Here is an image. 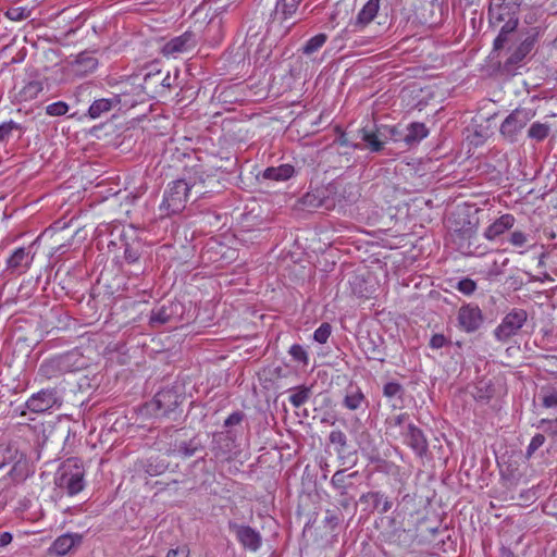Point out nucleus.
Segmentation results:
<instances>
[{
    "instance_id": "bb28decb",
    "label": "nucleus",
    "mask_w": 557,
    "mask_h": 557,
    "mask_svg": "<svg viewBox=\"0 0 557 557\" xmlns=\"http://www.w3.org/2000/svg\"><path fill=\"white\" fill-rule=\"evenodd\" d=\"M67 372H77L88 367L89 360L78 349L61 354Z\"/></svg>"
},
{
    "instance_id": "9b49d317",
    "label": "nucleus",
    "mask_w": 557,
    "mask_h": 557,
    "mask_svg": "<svg viewBox=\"0 0 557 557\" xmlns=\"http://www.w3.org/2000/svg\"><path fill=\"white\" fill-rule=\"evenodd\" d=\"M458 326L466 333L476 332L484 322V315L475 304L461 306L457 314Z\"/></svg>"
},
{
    "instance_id": "c03bdc74",
    "label": "nucleus",
    "mask_w": 557,
    "mask_h": 557,
    "mask_svg": "<svg viewBox=\"0 0 557 557\" xmlns=\"http://www.w3.org/2000/svg\"><path fill=\"white\" fill-rule=\"evenodd\" d=\"M508 242L513 246V247H518V248H523L528 245L529 243V235L525 234L524 232L522 231H513L510 236H509V239Z\"/></svg>"
},
{
    "instance_id": "a211bd4d",
    "label": "nucleus",
    "mask_w": 557,
    "mask_h": 557,
    "mask_svg": "<svg viewBox=\"0 0 557 557\" xmlns=\"http://www.w3.org/2000/svg\"><path fill=\"white\" fill-rule=\"evenodd\" d=\"M11 463L12 467L8 475L12 483H21L25 481L33 472L29 460L18 450L14 456V460H11Z\"/></svg>"
},
{
    "instance_id": "052dcab7",
    "label": "nucleus",
    "mask_w": 557,
    "mask_h": 557,
    "mask_svg": "<svg viewBox=\"0 0 557 557\" xmlns=\"http://www.w3.org/2000/svg\"><path fill=\"white\" fill-rule=\"evenodd\" d=\"M502 274V270L497 267V263L494 262L493 267L491 269H488V271L486 272V277L487 278H494V277H497Z\"/></svg>"
},
{
    "instance_id": "1a4fd4ad",
    "label": "nucleus",
    "mask_w": 557,
    "mask_h": 557,
    "mask_svg": "<svg viewBox=\"0 0 557 557\" xmlns=\"http://www.w3.org/2000/svg\"><path fill=\"white\" fill-rule=\"evenodd\" d=\"M228 530L235 535L239 544L249 552L256 553L262 546V535L250 525L230 521Z\"/></svg>"
},
{
    "instance_id": "69168bd1",
    "label": "nucleus",
    "mask_w": 557,
    "mask_h": 557,
    "mask_svg": "<svg viewBox=\"0 0 557 557\" xmlns=\"http://www.w3.org/2000/svg\"><path fill=\"white\" fill-rule=\"evenodd\" d=\"M548 253L547 252H542L539 257V263H537V267L539 268H545V259L547 258Z\"/></svg>"
},
{
    "instance_id": "4c0bfd02",
    "label": "nucleus",
    "mask_w": 557,
    "mask_h": 557,
    "mask_svg": "<svg viewBox=\"0 0 557 557\" xmlns=\"http://www.w3.org/2000/svg\"><path fill=\"white\" fill-rule=\"evenodd\" d=\"M200 448V443L196 438H191L188 442H181L176 446V453L183 458H189L194 456Z\"/></svg>"
},
{
    "instance_id": "4d7b16f0",
    "label": "nucleus",
    "mask_w": 557,
    "mask_h": 557,
    "mask_svg": "<svg viewBox=\"0 0 557 557\" xmlns=\"http://www.w3.org/2000/svg\"><path fill=\"white\" fill-rule=\"evenodd\" d=\"M324 521L333 529L338 525L341 518L335 511L326 510Z\"/></svg>"
},
{
    "instance_id": "7c9ffc66",
    "label": "nucleus",
    "mask_w": 557,
    "mask_h": 557,
    "mask_svg": "<svg viewBox=\"0 0 557 557\" xmlns=\"http://www.w3.org/2000/svg\"><path fill=\"white\" fill-rule=\"evenodd\" d=\"M161 71L148 72L144 76L141 89L147 95H161Z\"/></svg>"
},
{
    "instance_id": "423d86ee",
    "label": "nucleus",
    "mask_w": 557,
    "mask_h": 557,
    "mask_svg": "<svg viewBox=\"0 0 557 557\" xmlns=\"http://www.w3.org/2000/svg\"><path fill=\"white\" fill-rule=\"evenodd\" d=\"M62 404V393L57 387H47L32 394L26 400L25 407L34 413H50L60 409Z\"/></svg>"
},
{
    "instance_id": "39448f33",
    "label": "nucleus",
    "mask_w": 557,
    "mask_h": 557,
    "mask_svg": "<svg viewBox=\"0 0 557 557\" xmlns=\"http://www.w3.org/2000/svg\"><path fill=\"white\" fill-rule=\"evenodd\" d=\"M535 113L531 109L517 108L506 116L499 127L500 136L510 144L518 141L522 129L534 117Z\"/></svg>"
},
{
    "instance_id": "412c9836",
    "label": "nucleus",
    "mask_w": 557,
    "mask_h": 557,
    "mask_svg": "<svg viewBox=\"0 0 557 557\" xmlns=\"http://www.w3.org/2000/svg\"><path fill=\"white\" fill-rule=\"evenodd\" d=\"M65 373L69 372L64 367L61 355H57L44 360L38 369V374L46 380L57 379L64 375Z\"/></svg>"
},
{
    "instance_id": "2f4dec72",
    "label": "nucleus",
    "mask_w": 557,
    "mask_h": 557,
    "mask_svg": "<svg viewBox=\"0 0 557 557\" xmlns=\"http://www.w3.org/2000/svg\"><path fill=\"white\" fill-rule=\"evenodd\" d=\"M295 173V169L290 164H282L280 166H271L264 170L263 177L272 181H287Z\"/></svg>"
},
{
    "instance_id": "473e14b6",
    "label": "nucleus",
    "mask_w": 557,
    "mask_h": 557,
    "mask_svg": "<svg viewBox=\"0 0 557 557\" xmlns=\"http://www.w3.org/2000/svg\"><path fill=\"white\" fill-rule=\"evenodd\" d=\"M539 398L545 408H557V387L547 385L540 389Z\"/></svg>"
},
{
    "instance_id": "79ce46f5",
    "label": "nucleus",
    "mask_w": 557,
    "mask_h": 557,
    "mask_svg": "<svg viewBox=\"0 0 557 557\" xmlns=\"http://www.w3.org/2000/svg\"><path fill=\"white\" fill-rule=\"evenodd\" d=\"M141 257V246L139 243L126 244L124 249L125 261L129 264H135Z\"/></svg>"
},
{
    "instance_id": "a19ab883",
    "label": "nucleus",
    "mask_w": 557,
    "mask_h": 557,
    "mask_svg": "<svg viewBox=\"0 0 557 557\" xmlns=\"http://www.w3.org/2000/svg\"><path fill=\"white\" fill-rule=\"evenodd\" d=\"M42 90V84L38 81H32L27 83L20 91L23 100H32L38 96Z\"/></svg>"
},
{
    "instance_id": "f704fd0d",
    "label": "nucleus",
    "mask_w": 557,
    "mask_h": 557,
    "mask_svg": "<svg viewBox=\"0 0 557 557\" xmlns=\"http://www.w3.org/2000/svg\"><path fill=\"white\" fill-rule=\"evenodd\" d=\"M550 132V126L546 123L534 122L528 129V137L536 140L543 141Z\"/></svg>"
},
{
    "instance_id": "a18cd8bd",
    "label": "nucleus",
    "mask_w": 557,
    "mask_h": 557,
    "mask_svg": "<svg viewBox=\"0 0 557 557\" xmlns=\"http://www.w3.org/2000/svg\"><path fill=\"white\" fill-rule=\"evenodd\" d=\"M332 327L329 323H322L313 333V338L320 344H325L331 335Z\"/></svg>"
},
{
    "instance_id": "c9c22d12",
    "label": "nucleus",
    "mask_w": 557,
    "mask_h": 557,
    "mask_svg": "<svg viewBox=\"0 0 557 557\" xmlns=\"http://www.w3.org/2000/svg\"><path fill=\"white\" fill-rule=\"evenodd\" d=\"M493 392L488 382L481 381L474 386L471 394L475 400L487 403L493 397Z\"/></svg>"
},
{
    "instance_id": "6ab92c4d",
    "label": "nucleus",
    "mask_w": 557,
    "mask_h": 557,
    "mask_svg": "<svg viewBox=\"0 0 557 557\" xmlns=\"http://www.w3.org/2000/svg\"><path fill=\"white\" fill-rule=\"evenodd\" d=\"M359 502L361 504H367L366 509H369L370 511L377 510L380 513H386L393 507L392 500L380 491L362 494Z\"/></svg>"
},
{
    "instance_id": "4be33fe9",
    "label": "nucleus",
    "mask_w": 557,
    "mask_h": 557,
    "mask_svg": "<svg viewBox=\"0 0 557 557\" xmlns=\"http://www.w3.org/2000/svg\"><path fill=\"white\" fill-rule=\"evenodd\" d=\"M33 259L34 255L29 248H17L7 260L8 269L22 273L30 267Z\"/></svg>"
},
{
    "instance_id": "13d9d810",
    "label": "nucleus",
    "mask_w": 557,
    "mask_h": 557,
    "mask_svg": "<svg viewBox=\"0 0 557 557\" xmlns=\"http://www.w3.org/2000/svg\"><path fill=\"white\" fill-rule=\"evenodd\" d=\"M166 557H189V549L186 546L172 548L168 552Z\"/></svg>"
},
{
    "instance_id": "7ed1b4c3",
    "label": "nucleus",
    "mask_w": 557,
    "mask_h": 557,
    "mask_svg": "<svg viewBox=\"0 0 557 557\" xmlns=\"http://www.w3.org/2000/svg\"><path fill=\"white\" fill-rule=\"evenodd\" d=\"M302 0H275L274 8L267 20V33L274 37L286 36L295 23L289 21L296 14Z\"/></svg>"
},
{
    "instance_id": "b1692460",
    "label": "nucleus",
    "mask_w": 557,
    "mask_h": 557,
    "mask_svg": "<svg viewBox=\"0 0 557 557\" xmlns=\"http://www.w3.org/2000/svg\"><path fill=\"white\" fill-rule=\"evenodd\" d=\"M360 345L368 359L384 361L383 341L380 336H362Z\"/></svg>"
},
{
    "instance_id": "e2e57ef3",
    "label": "nucleus",
    "mask_w": 557,
    "mask_h": 557,
    "mask_svg": "<svg viewBox=\"0 0 557 557\" xmlns=\"http://www.w3.org/2000/svg\"><path fill=\"white\" fill-rule=\"evenodd\" d=\"M408 418L407 413H400L396 417H394L392 420H391V424L395 425V426H400L405 420Z\"/></svg>"
},
{
    "instance_id": "f03ea898",
    "label": "nucleus",
    "mask_w": 557,
    "mask_h": 557,
    "mask_svg": "<svg viewBox=\"0 0 557 557\" xmlns=\"http://www.w3.org/2000/svg\"><path fill=\"white\" fill-rule=\"evenodd\" d=\"M213 183H216V181L210 175L206 177L199 175L194 178L189 177L188 180L181 178L173 181L168 185L164 191L160 209L164 210L169 215L180 213L185 209L193 189H196V194L203 195L213 191L212 189H208Z\"/></svg>"
},
{
    "instance_id": "0eeeda50",
    "label": "nucleus",
    "mask_w": 557,
    "mask_h": 557,
    "mask_svg": "<svg viewBox=\"0 0 557 557\" xmlns=\"http://www.w3.org/2000/svg\"><path fill=\"white\" fill-rule=\"evenodd\" d=\"M182 395L175 389L165 388L154 395L147 408L157 418H170L172 413H175V410L182 403Z\"/></svg>"
},
{
    "instance_id": "6e6552de",
    "label": "nucleus",
    "mask_w": 557,
    "mask_h": 557,
    "mask_svg": "<svg viewBox=\"0 0 557 557\" xmlns=\"http://www.w3.org/2000/svg\"><path fill=\"white\" fill-rule=\"evenodd\" d=\"M528 312L521 308H515L508 312L500 324L494 330V336L498 342L505 343L515 336L525 324Z\"/></svg>"
},
{
    "instance_id": "09e8293b",
    "label": "nucleus",
    "mask_w": 557,
    "mask_h": 557,
    "mask_svg": "<svg viewBox=\"0 0 557 557\" xmlns=\"http://www.w3.org/2000/svg\"><path fill=\"white\" fill-rule=\"evenodd\" d=\"M403 392V386L397 382H387L383 386V395L387 398H393L395 396L401 397Z\"/></svg>"
},
{
    "instance_id": "5fc2aeb1",
    "label": "nucleus",
    "mask_w": 557,
    "mask_h": 557,
    "mask_svg": "<svg viewBox=\"0 0 557 557\" xmlns=\"http://www.w3.org/2000/svg\"><path fill=\"white\" fill-rule=\"evenodd\" d=\"M244 419V413L242 411H235L231 413L224 421V426L230 428L233 425L239 424Z\"/></svg>"
},
{
    "instance_id": "58836bf2",
    "label": "nucleus",
    "mask_w": 557,
    "mask_h": 557,
    "mask_svg": "<svg viewBox=\"0 0 557 557\" xmlns=\"http://www.w3.org/2000/svg\"><path fill=\"white\" fill-rule=\"evenodd\" d=\"M331 444L336 446L338 457H342L345 448L347 447V436L342 430H333L329 435Z\"/></svg>"
},
{
    "instance_id": "680f3d73",
    "label": "nucleus",
    "mask_w": 557,
    "mask_h": 557,
    "mask_svg": "<svg viewBox=\"0 0 557 557\" xmlns=\"http://www.w3.org/2000/svg\"><path fill=\"white\" fill-rule=\"evenodd\" d=\"M12 542V534L9 532L0 533V547L7 546Z\"/></svg>"
},
{
    "instance_id": "72a5a7b5",
    "label": "nucleus",
    "mask_w": 557,
    "mask_h": 557,
    "mask_svg": "<svg viewBox=\"0 0 557 557\" xmlns=\"http://www.w3.org/2000/svg\"><path fill=\"white\" fill-rule=\"evenodd\" d=\"M311 396V388L307 386H298L289 395L288 400L295 407L299 408L305 405Z\"/></svg>"
},
{
    "instance_id": "393cba45",
    "label": "nucleus",
    "mask_w": 557,
    "mask_h": 557,
    "mask_svg": "<svg viewBox=\"0 0 557 557\" xmlns=\"http://www.w3.org/2000/svg\"><path fill=\"white\" fill-rule=\"evenodd\" d=\"M71 66L76 75L85 76L97 69L98 60L91 52L83 51L76 55Z\"/></svg>"
},
{
    "instance_id": "20e7f679",
    "label": "nucleus",
    "mask_w": 557,
    "mask_h": 557,
    "mask_svg": "<svg viewBox=\"0 0 557 557\" xmlns=\"http://www.w3.org/2000/svg\"><path fill=\"white\" fill-rule=\"evenodd\" d=\"M85 470L76 459H67L59 469L55 484L70 496L76 495L85 486Z\"/></svg>"
},
{
    "instance_id": "f3484780",
    "label": "nucleus",
    "mask_w": 557,
    "mask_h": 557,
    "mask_svg": "<svg viewBox=\"0 0 557 557\" xmlns=\"http://www.w3.org/2000/svg\"><path fill=\"white\" fill-rule=\"evenodd\" d=\"M196 45L195 35L190 32H186L181 36L172 38L168 41L163 48L162 53L164 55H175L191 50Z\"/></svg>"
},
{
    "instance_id": "8fccbe9b",
    "label": "nucleus",
    "mask_w": 557,
    "mask_h": 557,
    "mask_svg": "<svg viewBox=\"0 0 557 557\" xmlns=\"http://www.w3.org/2000/svg\"><path fill=\"white\" fill-rule=\"evenodd\" d=\"M20 125L13 121L4 122L0 125V144L7 141L14 129H18Z\"/></svg>"
},
{
    "instance_id": "6e6d98bb",
    "label": "nucleus",
    "mask_w": 557,
    "mask_h": 557,
    "mask_svg": "<svg viewBox=\"0 0 557 557\" xmlns=\"http://www.w3.org/2000/svg\"><path fill=\"white\" fill-rule=\"evenodd\" d=\"M447 343L446 337L443 334H434L430 339V346L433 349H440Z\"/></svg>"
},
{
    "instance_id": "bf43d9fd",
    "label": "nucleus",
    "mask_w": 557,
    "mask_h": 557,
    "mask_svg": "<svg viewBox=\"0 0 557 557\" xmlns=\"http://www.w3.org/2000/svg\"><path fill=\"white\" fill-rule=\"evenodd\" d=\"M161 81H163V83L161 85V94H163L165 90L171 88L173 79H172V77H171L169 72L164 74L161 71Z\"/></svg>"
},
{
    "instance_id": "c85d7f7f",
    "label": "nucleus",
    "mask_w": 557,
    "mask_h": 557,
    "mask_svg": "<svg viewBox=\"0 0 557 557\" xmlns=\"http://www.w3.org/2000/svg\"><path fill=\"white\" fill-rule=\"evenodd\" d=\"M81 540V535L77 534H63L52 543L50 550L58 556H64L75 544L79 543Z\"/></svg>"
},
{
    "instance_id": "2eb2a0df",
    "label": "nucleus",
    "mask_w": 557,
    "mask_h": 557,
    "mask_svg": "<svg viewBox=\"0 0 557 557\" xmlns=\"http://www.w3.org/2000/svg\"><path fill=\"white\" fill-rule=\"evenodd\" d=\"M404 442L419 456L423 457L429 448V444L422 430L412 423L407 425L404 432Z\"/></svg>"
},
{
    "instance_id": "3c124183",
    "label": "nucleus",
    "mask_w": 557,
    "mask_h": 557,
    "mask_svg": "<svg viewBox=\"0 0 557 557\" xmlns=\"http://www.w3.org/2000/svg\"><path fill=\"white\" fill-rule=\"evenodd\" d=\"M289 354L295 361L302 362L305 364L308 363V355L301 345L294 344L289 348Z\"/></svg>"
},
{
    "instance_id": "0e129e2a",
    "label": "nucleus",
    "mask_w": 557,
    "mask_h": 557,
    "mask_svg": "<svg viewBox=\"0 0 557 557\" xmlns=\"http://www.w3.org/2000/svg\"><path fill=\"white\" fill-rule=\"evenodd\" d=\"M352 497H349L348 494L346 496H341L338 504L341 507L347 509L351 505Z\"/></svg>"
},
{
    "instance_id": "cd10ccee",
    "label": "nucleus",
    "mask_w": 557,
    "mask_h": 557,
    "mask_svg": "<svg viewBox=\"0 0 557 557\" xmlns=\"http://www.w3.org/2000/svg\"><path fill=\"white\" fill-rule=\"evenodd\" d=\"M357 475V471L346 474L345 470H337L331 479V485L338 492L339 496H346L348 490L352 486L351 479Z\"/></svg>"
},
{
    "instance_id": "f257e3e1",
    "label": "nucleus",
    "mask_w": 557,
    "mask_h": 557,
    "mask_svg": "<svg viewBox=\"0 0 557 557\" xmlns=\"http://www.w3.org/2000/svg\"><path fill=\"white\" fill-rule=\"evenodd\" d=\"M519 24V3L516 0H492L488 8V25L498 35L493 42V53L502 50Z\"/></svg>"
},
{
    "instance_id": "de8ad7c7",
    "label": "nucleus",
    "mask_w": 557,
    "mask_h": 557,
    "mask_svg": "<svg viewBox=\"0 0 557 557\" xmlns=\"http://www.w3.org/2000/svg\"><path fill=\"white\" fill-rule=\"evenodd\" d=\"M69 111V106L63 101L53 102L46 107V113L51 116H61Z\"/></svg>"
},
{
    "instance_id": "e433bc0d",
    "label": "nucleus",
    "mask_w": 557,
    "mask_h": 557,
    "mask_svg": "<svg viewBox=\"0 0 557 557\" xmlns=\"http://www.w3.org/2000/svg\"><path fill=\"white\" fill-rule=\"evenodd\" d=\"M327 36L323 33L311 37L301 48V51L306 55H311L317 52L326 42Z\"/></svg>"
},
{
    "instance_id": "aec40b11",
    "label": "nucleus",
    "mask_w": 557,
    "mask_h": 557,
    "mask_svg": "<svg viewBox=\"0 0 557 557\" xmlns=\"http://www.w3.org/2000/svg\"><path fill=\"white\" fill-rule=\"evenodd\" d=\"M379 9L380 0H368V2L362 7V9L357 14L356 20L350 22L349 26L352 27L351 30L358 32L363 29L377 15Z\"/></svg>"
},
{
    "instance_id": "338daca9",
    "label": "nucleus",
    "mask_w": 557,
    "mask_h": 557,
    "mask_svg": "<svg viewBox=\"0 0 557 557\" xmlns=\"http://www.w3.org/2000/svg\"><path fill=\"white\" fill-rule=\"evenodd\" d=\"M541 274L543 275L541 278V282H546V281L552 282L553 281L552 276L547 272H542Z\"/></svg>"
},
{
    "instance_id": "49530a36",
    "label": "nucleus",
    "mask_w": 557,
    "mask_h": 557,
    "mask_svg": "<svg viewBox=\"0 0 557 557\" xmlns=\"http://www.w3.org/2000/svg\"><path fill=\"white\" fill-rule=\"evenodd\" d=\"M17 449L11 446H0V469L14 460Z\"/></svg>"
},
{
    "instance_id": "37998d69",
    "label": "nucleus",
    "mask_w": 557,
    "mask_h": 557,
    "mask_svg": "<svg viewBox=\"0 0 557 557\" xmlns=\"http://www.w3.org/2000/svg\"><path fill=\"white\" fill-rule=\"evenodd\" d=\"M455 287L461 294L471 296L476 290V283L469 277H465L460 280Z\"/></svg>"
},
{
    "instance_id": "a878e982",
    "label": "nucleus",
    "mask_w": 557,
    "mask_h": 557,
    "mask_svg": "<svg viewBox=\"0 0 557 557\" xmlns=\"http://www.w3.org/2000/svg\"><path fill=\"white\" fill-rule=\"evenodd\" d=\"M343 406L348 410L356 411L368 407V400L359 386L349 384L345 391Z\"/></svg>"
},
{
    "instance_id": "5701e85b",
    "label": "nucleus",
    "mask_w": 557,
    "mask_h": 557,
    "mask_svg": "<svg viewBox=\"0 0 557 557\" xmlns=\"http://www.w3.org/2000/svg\"><path fill=\"white\" fill-rule=\"evenodd\" d=\"M515 222L516 219L512 214H503L485 228L483 236L487 240H495L505 232L509 231L515 225Z\"/></svg>"
},
{
    "instance_id": "ea45409f",
    "label": "nucleus",
    "mask_w": 557,
    "mask_h": 557,
    "mask_svg": "<svg viewBox=\"0 0 557 557\" xmlns=\"http://www.w3.org/2000/svg\"><path fill=\"white\" fill-rule=\"evenodd\" d=\"M32 10L26 7H11L5 11V16L14 22H22L29 18Z\"/></svg>"
},
{
    "instance_id": "9d476101",
    "label": "nucleus",
    "mask_w": 557,
    "mask_h": 557,
    "mask_svg": "<svg viewBox=\"0 0 557 557\" xmlns=\"http://www.w3.org/2000/svg\"><path fill=\"white\" fill-rule=\"evenodd\" d=\"M362 141H364L368 148L373 152H379L384 148L385 141L389 138L394 141L400 140L398 132L394 127H377L375 131H370L363 127L360 131Z\"/></svg>"
},
{
    "instance_id": "f8f14e48",
    "label": "nucleus",
    "mask_w": 557,
    "mask_h": 557,
    "mask_svg": "<svg viewBox=\"0 0 557 557\" xmlns=\"http://www.w3.org/2000/svg\"><path fill=\"white\" fill-rule=\"evenodd\" d=\"M183 306L181 302L168 300L157 305L150 312L149 324L158 327L166 323L173 322L182 313Z\"/></svg>"
},
{
    "instance_id": "c756f323",
    "label": "nucleus",
    "mask_w": 557,
    "mask_h": 557,
    "mask_svg": "<svg viewBox=\"0 0 557 557\" xmlns=\"http://www.w3.org/2000/svg\"><path fill=\"white\" fill-rule=\"evenodd\" d=\"M429 135V129L426 128L424 123L413 122L410 123L407 127V134L404 136L403 140L411 146L413 144L420 143Z\"/></svg>"
},
{
    "instance_id": "4468645a",
    "label": "nucleus",
    "mask_w": 557,
    "mask_h": 557,
    "mask_svg": "<svg viewBox=\"0 0 557 557\" xmlns=\"http://www.w3.org/2000/svg\"><path fill=\"white\" fill-rule=\"evenodd\" d=\"M301 203L308 209L323 208L331 210L335 207L334 199L329 196V190L323 187L305 194L301 197Z\"/></svg>"
},
{
    "instance_id": "774afa93",
    "label": "nucleus",
    "mask_w": 557,
    "mask_h": 557,
    "mask_svg": "<svg viewBox=\"0 0 557 557\" xmlns=\"http://www.w3.org/2000/svg\"><path fill=\"white\" fill-rule=\"evenodd\" d=\"M502 557H515V555L509 549H503Z\"/></svg>"
},
{
    "instance_id": "603ef678",
    "label": "nucleus",
    "mask_w": 557,
    "mask_h": 557,
    "mask_svg": "<svg viewBox=\"0 0 557 557\" xmlns=\"http://www.w3.org/2000/svg\"><path fill=\"white\" fill-rule=\"evenodd\" d=\"M544 443L545 436L540 433L535 434L527 448V457H531Z\"/></svg>"
},
{
    "instance_id": "864d4df0",
    "label": "nucleus",
    "mask_w": 557,
    "mask_h": 557,
    "mask_svg": "<svg viewBox=\"0 0 557 557\" xmlns=\"http://www.w3.org/2000/svg\"><path fill=\"white\" fill-rule=\"evenodd\" d=\"M537 428H542L550 436H557V418L552 420L542 419Z\"/></svg>"
},
{
    "instance_id": "ddd939ff",
    "label": "nucleus",
    "mask_w": 557,
    "mask_h": 557,
    "mask_svg": "<svg viewBox=\"0 0 557 557\" xmlns=\"http://www.w3.org/2000/svg\"><path fill=\"white\" fill-rule=\"evenodd\" d=\"M138 101L128 99L127 94L114 95L112 98H102L95 100L88 110V115L91 119H98L102 114L111 111L117 104L123 107H134Z\"/></svg>"
},
{
    "instance_id": "dca6fc26",
    "label": "nucleus",
    "mask_w": 557,
    "mask_h": 557,
    "mask_svg": "<svg viewBox=\"0 0 557 557\" xmlns=\"http://www.w3.org/2000/svg\"><path fill=\"white\" fill-rule=\"evenodd\" d=\"M537 40V34L528 36L508 57L504 63V67L507 72H510L517 65H519L525 57L533 50Z\"/></svg>"
}]
</instances>
